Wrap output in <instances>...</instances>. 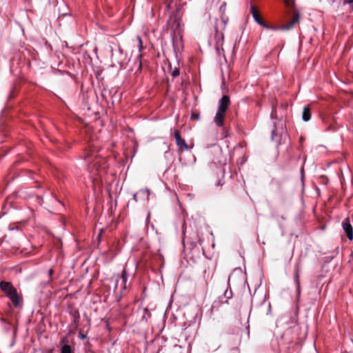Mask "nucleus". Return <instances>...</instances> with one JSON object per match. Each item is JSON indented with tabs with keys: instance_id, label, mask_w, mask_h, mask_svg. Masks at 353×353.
Returning <instances> with one entry per match:
<instances>
[{
	"instance_id": "1",
	"label": "nucleus",
	"mask_w": 353,
	"mask_h": 353,
	"mask_svg": "<svg viewBox=\"0 0 353 353\" xmlns=\"http://www.w3.org/2000/svg\"><path fill=\"white\" fill-rule=\"evenodd\" d=\"M82 158L88 161V170L90 174L94 188L102 185V176L105 173L107 162L104 158L98 154L97 147L93 144L85 149Z\"/></svg>"
},
{
	"instance_id": "2",
	"label": "nucleus",
	"mask_w": 353,
	"mask_h": 353,
	"mask_svg": "<svg viewBox=\"0 0 353 353\" xmlns=\"http://www.w3.org/2000/svg\"><path fill=\"white\" fill-rule=\"evenodd\" d=\"M342 228L349 240L353 239V228L349 219H345L342 222Z\"/></svg>"
},
{
	"instance_id": "3",
	"label": "nucleus",
	"mask_w": 353,
	"mask_h": 353,
	"mask_svg": "<svg viewBox=\"0 0 353 353\" xmlns=\"http://www.w3.org/2000/svg\"><path fill=\"white\" fill-rule=\"evenodd\" d=\"M250 12L252 15L253 19L258 24H259L260 26H261L267 29L271 28V27L266 25L265 23V22L262 20V19L260 17L259 14H258L257 10L254 8V6H253L252 5L250 6ZM272 29H275V28H272Z\"/></svg>"
},
{
	"instance_id": "4",
	"label": "nucleus",
	"mask_w": 353,
	"mask_h": 353,
	"mask_svg": "<svg viewBox=\"0 0 353 353\" xmlns=\"http://www.w3.org/2000/svg\"><path fill=\"white\" fill-rule=\"evenodd\" d=\"M174 135L176 139V143L179 150L183 151L188 150V147L185 140L181 137L180 132L178 130H175Z\"/></svg>"
},
{
	"instance_id": "5",
	"label": "nucleus",
	"mask_w": 353,
	"mask_h": 353,
	"mask_svg": "<svg viewBox=\"0 0 353 353\" xmlns=\"http://www.w3.org/2000/svg\"><path fill=\"white\" fill-rule=\"evenodd\" d=\"M230 105V98L227 95H223L219 102V107L217 111L225 113Z\"/></svg>"
},
{
	"instance_id": "6",
	"label": "nucleus",
	"mask_w": 353,
	"mask_h": 353,
	"mask_svg": "<svg viewBox=\"0 0 353 353\" xmlns=\"http://www.w3.org/2000/svg\"><path fill=\"white\" fill-rule=\"evenodd\" d=\"M299 18V14L298 12H295L294 14L293 19L290 21L288 22L286 24L283 25L281 27L279 28V29L283 30H289L292 29L294 27V26L296 23H298Z\"/></svg>"
},
{
	"instance_id": "7",
	"label": "nucleus",
	"mask_w": 353,
	"mask_h": 353,
	"mask_svg": "<svg viewBox=\"0 0 353 353\" xmlns=\"http://www.w3.org/2000/svg\"><path fill=\"white\" fill-rule=\"evenodd\" d=\"M7 296L10 299L14 307H18L19 305L21 298L17 294V290L10 292Z\"/></svg>"
},
{
	"instance_id": "8",
	"label": "nucleus",
	"mask_w": 353,
	"mask_h": 353,
	"mask_svg": "<svg viewBox=\"0 0 353 353\" xmlns=\"http://www.w3.org/2000/svg\"><path fill=\"white\" fill-rule=\"evenodd\" d=\"M0 288L6 294V296L9 294L10 292L16 290L10 282L7 281H1Z\"/></svg>"
},
{
	"instance_id": "9",
	"label": "nucleus",
	"mask_w": 353,
	"mask_h": 353,
	"mask_svg": "<svg viewBox=\"0 0 353 353\" xmlns=\"http://www.w3.org/2000/svg\"><path fill=\"white\" fill-rule=\"evenodd\" d=\"M230 276H229L228 278V284L230 285ZM232 296H233V294H232V291L231 290V288L230 287V285H228V288L225 290L224 292V294H223V297H221V301L222 302H225V303H228V301L230 299L232 298Z\"/></svg>"
},
{
	"instance_id": "10",
	"label": "nucleus",
	"mask_w": 353,
	"mask_h": 353,
	"mask_svg": "<svg viewBox=\"0 0 353 353\" xmlns=\"http://www.w3.org/2000/svg\"><path fill=\"white\" fill-rule=\"evenodd\" d=\"M299 276H300V270H299V268H296L295 270V274L294 276V281L296 287L297 296H299L300 294H301V286H300Z\"/></svg>"
},
{
	"instance_id": "11",
	"label": "nucleus",
	"mask_w": 353,
	"mask_h": 353,
	"mask_svg": "<svg viewBox=\"0 0 353 353\" xmlns=\"http://www.w3.org/2000/svg\"><path fill=\"white\" fill-rule=\"evenodd\" d=\"M225 113L216 111L214 121L217 126H223Z\"/></svg>"
},
{
	"instance_id": "12",
	"label": "nucleus",
	"mask_w": 353,
	"mask_h": 353,
	"mask_svg": "<svg viewBox=\"0 0 353 353\" xmlns=\"http://www.w3.org/2000/svg\"><path fill=\"white\" fill-rule=\"evenodd\" d=\"M311 119V112L309 106H305L302 112V119L303 121L307 122L310 121Z\"/></svg>"
},
{
	"instance_id": "13",
	"label": "nucleus",
	"mask_w": 353,
	"mask_h": 353,
	"mask_svg": "<svg viewBox=\"0 0 353 353\" xmlns=\"http://www.w3.org/2000/svg\"><path fill=\"white\" fill-rule=\"evenodd\" d=\"M127 280H128L127 272H126V270L124 269V270H123L122 273H121V281H122L121 289H122V290H123L126 288Z\"/></svg>"
},
{
	"instance_id": "14",
	"label": "nucleus",
	"mask_w": 353,
	"mask_h": 353,
	"mask_svg": "<svg viewBox=\"0 0 353 353\" xmlns=\"http://www.w3.org/2000/svg\"><path fill=\"white\" fill-rule=\"evenodd\" d=\"M61 353H72V348L70 345L65 344L61 349Z\"/></svg>"
},
{
	"instance_id": "15",
	"label": "nucleus",
	"mask_w": 353,
	"mask_h": 353,
	"mask_svg": "<svg viewBox=\"0 0 353 353\" xmlns=\"http://www.w3.org/2000/svg\"><path fill=\"white\" fill-rule=\"evenodd\" d=\"M225 10H226V3L223 2L219 8V12H221V15H225Z\"/></svg>"
},
{
	"instance_id": "16",
	"label": "nucleus",
	"mask_w": 353,
	"mask_h": 353,
	"mask_svg": "<svg viewBox=\"0 0 353 353\" xmlns=\"http://www.w3.org/2000/svg\"><path fill=\"white\" fill-rule=\"evenodd\" d=\"M144 314L142 316V319L147 321L148 318L150 316V314L147 308L143 309Z\"/></svg>"
},
{
	"instance_id": "17",
	"label": "nucleus",
	"mask_w": 353,
	"mask_h": 353,
	"mask_svg": "<svg viewBox=\"0 0 353 353\" xmlns=\"http://www.w3.org/2000/svg\"><path fill=\"white\" fill-rule=\"evenodd\" d=\"M221 21L223 23V28H225L228 22V17H225V15H221Z\"/></svg>"
},
{
	"instance_id": "18",
	"label": "nucleus",
	"mask_w": 353,
	"mask_h": 353,
	"mask_svg": "<svg viewBox=\"0 0 353 353\" xmlns=\"http://www.w3.org/2000/svg\"><path fill=\"white\" fill-rule=\"evenodd\" d=\"M137 39L139 42V51L141 52L143 49V43H142V40H141V38L140 36H137Z\"/></svg>"
},
{
	"instance_id": "19",
	"label": "nucleus",
	"mask_w": 353,
	"mask_h": 353,
	"mask_svg": "<svg viewBox=\"0 0 353 353\" xmlns=\"http://www.w3.org/2000/svg\"><path fill=\"white\" fill-rule=\"evenodd\" d=\"M343 4H349L352 10H353V0H343Z\"/></svg>"
},
{
	"instance_id": "20",
	"label": "nucleus",
	"mask_w": 353,
	"mask_h": 353,
	"mask_svg": "<svg viewBox=\"0 0 353 353\" xmlns=\"http://www.w3.org/2000/svg\"><path fill=\"white\" fill-rule=\"evenodd\" d=\"M140 192L143 195V196H145L147 199H148V196H149V190L148 189H145V190H141L140 191Z\"/></svg>"
},
{
	"instance_id": "21",
	"label": "nucleus",
	"mask_w": 353,
	"mask_h": 353,
	"mask_svg": "<svg viewBox=\"0 0 353 353\" xmlns=\"http://www.w3.org/2000/svg\"><path fill=\"white\" fill-rule=\"evenodd\" d=\"M172 74L174 77H176L179 75V70L177 68H174L172 71Z\"/></svg>"
},
{
	"instance_id": "22",
	"label": "nucleus",
	"mask_w": 353,
	"mask_h": 353,
	"mask_svg": "<svg viewBox=\"0 0 353 353\" xmlns=\"http://www.w3.org/2000/svg\"><path fill=\"white\" fill-rule=\"evenodd\" d=\"M191 118H192V119H194V120H197V121H198V120H199V119H200V116H199V114H194V113H192V115H191Z\"/></svg>"
},
{
	"instance_id": "23",
	"label": "nucleus",
	"mask_w": 353,
	"mask_h": 353,
	"mask_svg": "<svg viewBox=\"0 0 353 353\" xmlns=\"http://www.w3.org/2000/svg\"><path fill=\"white\" fill-rule=\"evenodd\" d=\"M79 336L81 339H85L87 337L85 334H83L81 332L79 333Z\"/></svg>"
},
{
	"instance_id": "24",
	"label": "nucleus",
	"mask_w": 353,
	"mask_h": 353,
	"mask_svg": "<svg viewBox=\"0 0 353 353\" xmlns=\"http://www.w3.org/2000/svg\"><path fill=\"white\" fill-rule=\"evenodd\" d=\"M133 199H134L135 202H137L138 199H137V193H134L133 194Z\"/></svg>"
},
{
	"instance_id": "25",
	"label": "nucleus",
	"mask_w": 353,
	"mask_h": 353,
	"mask_svg": "<svg viewBox=\"0 0 353 353\" xmlns=\"http://www.w3.org/2000/svg\"><path fill=\"white\" fill-rule=\"evenodd\" d=\"M274 136H275V131L272 130V140L274 139Z\"/></svg>"
},
{
	"instance_id": "26",
	"label": "nucleus",
	"mask_w": 353,
	"mask_h": 353,
	"mask_svg": "<svg viewBox=\"0 0 353 353\" xmlns=\"http://www.w3.org/2000/svg\"><path fill=\"white\" fill-rule=\"evenodd\" d=\"M118 285H119V281L117 280L116 283H115V285H114V290H116L118 288Z\"/></svg>"
},
{
	"instance_id": "27",
	"label": "nucleus",
	"mask_w": 353,
	"mask_h": 353,
	"mask_svg": "<svg viewBox=\"0 0 353 353\" xmlns=\"http://www.w3.org/2000/svg\"><path fill=\"white\" fill-rule=\"evenodd\" d=\"M48 274L50 276H51L52 274H53V270L52 269H50L48 272Z\"/></svg>"
},
{
	"instance_id": "28",
	"label": "nucleus",
	"mask_w": 353,
	"mask_h": 353,
	"mask_svg": "<svg viewBox=\"0 0 353 353\" xmlns=\"http://www.w3.org/2000/svg\"><path fill=\"white\" fill-rule=\"evenodd\" d=\"M150 217V212H148V217H147V221H149Z\"/></svg>"
},
{
	"instance_id": "29",
	"label": "nucleus",
	"mask_w": 353,
	"mask_h": 353,
	"mask_svg": "<svg viewBox=\"0 0 353 353\" xmlns=\"http://www.w3.org/2000/svg\"><path fill=\"white\" fill-rule=\"evenodd\" d=\"M17 229V227H15V228H10V230H16Z\"/></svg>"
},
{
	"instance_id": "30",
	"label": "nucleus",
	"mask_w": 353,
	"mask_h": 353,
	"mask_svg": "<svg viewBox=\"0 0 353 353\" xmlns=\"http://www.w3.org/2000/svg\"><path fill=\"white\" fill-rule=\"evenodd\" d=\"M17 229V227H15V228H10V230H16Z\"/></svg>"
},
{
	"instance_id": "31",
	"label": "nucleus",
	"mask_w": 353,
	"mask_h": 353,
	"mask_svg": "<svg viewBox=\"0 0 353 353\" xmlns=\"http://www.w3.org/2000/svg\"><path fill=\"white\" fill-rule=\"evenodd\" d=\"M215 307V302L212 304V307L214 308Z\"/></svg>"
},
{
	"instance_id": "32",
	"label": "nucleus",
	"mask_w": 353,
	"mask_h": 353,
	"mask_svg": "<svg viewBox=\"0 0 353 353\" xmlns=\"http://www.w3.org/2000/svg\"><path fill=\"white\" fill-rule=\"evenodd\" d=\"M221 185V183H220V182H219V183H217V185Z\"/></svg>"
},
{
	"instance_id": "33",
	"label": "nucleus",
	"mask_w": 353,
	"mask_h": 353,
	"mask_svg": "<svg viewBox=\"0 0 353 353\" xmlns=\"http://www.w3.org/2000/svg\"><path fill=\"white\" fill-rule=\"evenodd\" d=\"M215 30L217 31V27L216 26H215Z\"/></svg>"
}]
</instances>
